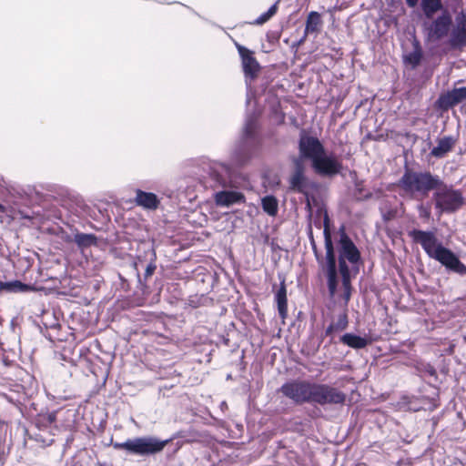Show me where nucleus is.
I'll use <instances>...</instances> for the list:
<instances>
[{
    "instance_id": "obj_1",
    "label": "nucleus",
    "mask_w": 466,
    "mask_h": 466,
    "mask_svg": "<svg viewBox=\"0 0 466 466\" xmlns=\"http://www.w3.org/2000/svg\"><path fill=\"white\" fill-rule=\"evenodd\" d=\"M299 147L301 156L311 160L316 172L326 176H332L339 172L340 164L323 151L318 139L303 137Z\"/></svg>"
},
{
    "instance_id": "obj_19",
    "label": "nucleus",
    "mask_w": 466,
    "mask_h": 466,
    "mask_svg": "<svg viewBox=\"0 0 466 466\" xmlns=\"http://www.w3.org/2000/svg\"><path fill=\"white\" fill-rule=\"evenodd\" d=\"M422 7L425 14L430 16L441 7L440 0H422Z\"/></svg>"
},
{
    "instance_id": "obj_17",
    "label": "nucleus",
    "mask_w": 466,
    "mask_h": 466,
    "mask_svg": "<svg viewBox=\"0 0 466 466\" xmlns=\"http://www.w3.org/2000/svg\"><path fill=\"white\" fill-rule=\"evenodd\" d=\"M452 145H453V142L451 138L441 139L439 142L438 147L433 148L432 154L437 157H440V156L443 155L444 153H446L447 151H449L451 148Z\"/></svg>"
},
{
    "instance_id": "obj_20",
    "label": "nucleus",
    "mask_w": 466,
    "mask_h": 466,
    "mask_svg": "<svg viewBox=\"0 0 466 466\" xmlns=\"http://www.w3.org/2000/svg\"><path fill=\"white\" fill-rule=\"evenodd\" d=\"M278 306L280 315L284 318L287 312L286 290L282 288L277 295Z\"/></svg>"
},
{
    "instance_id": "obj_11",
    "label": "nucleus",
    "mask_w": 466,
    "mask_h": 466,
    "mask_svg": "<svg viewBox=\"0 0 466 466\" xmlns=\"http://www.w3.org/2000/svg\"><path fill=\"white\" fill-rule=\"evenodd\" d=\"M404 182L412 188L415 187L418 189H427L432 187L433 181L428 175H412L408 174L405 177Z\"/></svg>"
},
{
    "instance_id": "obj_16",
    "label": "nucleus",
    "mask_w": 466,
    "mask_h": 466,
    "mask_svg": "<svg viewBox=\"0 0 466 466\" xmlns=\"http://www.w3.org/2000/svg\"><path fill=\"white\" fill-rule=\"evenodd\" d=\"M452 45L459 46L466 43V19L462 21L452 35Z\"/></svg>"
},
{
    "instance_id": "obj_6",
    "label": "nucleus",
    "mask_w": 466,
    "mask_h": 466,
    "mask_svg": "<svg viewBox=\"0 0 466 466\" xmlns=\"http://www.w3.org/2000/svg\"><path fill=\"white\" fill-rule=\"evenodd\" d=\"M309 393V400L320 403L329 401L339 402L343 400L340 394L324 386L310 385Z\"/></svg>"
},
{
    "instance_id": "obj_10",
    "label": "nucleus",
    "mask_w": 466,
    "mask_h": 466,
    "mask_svg": "<svg viewBox=\"0 0 466 466\" xmlns=\"http://www.w3.org/2000/svg\"><path fill=\"white\" fill-rule=\"evenodd\" d=\"M238 52L242 57V63L244 71L247 75L250 76H254L259 69L258 62L254 59V57L250 55L248 50L242 46H238Z\"/></svg>"
},
{
    "instance_id": "obj_3",
    "label": "nucleus",
    "mask_w": 466,
    "mask_h": 466,
    "mask_svg": "<svg viewBox=\"0 0 466 466\" xmlns=\"http://www.w3.org/2000/svg\"><path fill=\"white\" fill-rule=\"evenodd\" d=\"M167 441H161L154 438H137L128 440L123 443H115V449H123L134 454L144 455L161 451Z\"/></svg>"
},
{
    "instance_id": "obj_8",
    "label": "nucleus",
    "mask_w": 466,
    "mask_h": 466,
    "mask_svg": "<svg viewBox=\"0 0 466 466\" xmlns=\"http://www.w3.org/2000/svg\"><path fill=\"white\" fill-rule=\"evenodd\" d=\"M461 203V195L454 191H446L439 195L437 199L438 206L446 210H453L459 208Z\"/></svg>"
},
{
    "instance_id": "obj_27",
    "label": "nucleus",
    "mask_w": 466,
    "mask_h": 466,
    "mask_svg": "<svg viewBox=\"0 0 466 466\" xmlns=\"http://www.w3.org/2000/svg\"><path fill=\"white\" fill-rule=\"evenodd\" d=\"M406 1L410 6H415L418 3V0H406Z\"/></svg>"
},
{
    "instance_id": "obj_24",
    "label": "nucleus",
    "mask_w": 466,
    "mask_h": 466,
    "mask_svg": "<svg viewBox=\"0 0 466 466\" xmlns=\"http://www.w3.org/2000/svg\"><path fill=\"white\" fill-rule=\"evenodd\" d=\"M303 176L300 171H296L290 177V186L294 189H300L303 185Z\"/></svg>"
},
{
    "instance_id": "obj_7",
    "label": "nucleus",
    "mask_w": 466,
    "mask_h": 466,
    "mask_svg": "<svg viewBox=\"0 0 466 466\" xmlns=\"http://www.w3.org/2000/svg\"><path fill=\"white\" fill-rule=\"evenodd\" d=\"M309 390L310 385L304 383H292L283 387V392L297 401L308 400Z\"/></svg>"
},
{
    "instance_id": "obj_26",
    "label": "nucleus",
    "mask_w": 466,
    "mask_h": 466,
    "mask_svg": "<svg viewBox=\"0 0 466 466\" xmlns=\"http://www.w3.org/2000/svg\"><path fill=\"white\" fill-rule=\"evenodd\" d=\"M94 237L90 235H81L77 237V242L80 245H89L94 242Z\"/></svg>"
},
{
    "instance_id": "obj_12",
    "label": "nucleus",
    "mask_w": 466,
    "mask_h": 466,
    "mask_svg": "<svg viewBox=\"0 0 466 466\" xmlns=\"http://www.w3.org/2000/svg\"><path fill=\"white\" fill-rule=\"evenodd\" d=\"M466 97V87L456 88L441 96L439 102L443 107H449L456 103H459Z\"/></svg>"
},
{
    "instance_id": "obj_14",
    "label": "nucleus",
    "mask_w": 466,
    "mask_h": 466,
    "mask_svg": "<svg viewBox=\"0 0 466 466\" xmlns=\"http://www.w3.org/2000/svg\"><path fill=\"white\" fill-rule=\"evenodd\" d=\"M451 24V16L447 14H443L433 25L432 32L433 34L441 37L444 35L449 29Z\"/></svg>"
},
{
    "instance_id": "obj_13",
    "label": "nucleus",
    "mask_w": 466,
    "mask_h": 466,
    "mask_svg": "<svg viewBox=\"0 0 466 466\" xmlns=\"http://www.w3.org/2000/svg\"><path fill=\"white\" fill-rule=\"evenodd\" d=\"M243 196L238 192L222 191L216 195V202L221 206H230L241 201Z\"/></svg>"
},
{
    "instance_id": "obj_22",
    "label": "nucleus",
    "mask_w": 466,
    "mask_h": 466,
    "mask_svg": "<svg viewBox=\"0 0 466 466\" xmlns=\"http://www.w3.org/2000/svg\"><path fill=\"white\" fill-rule=\"evenodd\" d=\"M320 24V17L317 13L309 14L307 22V31H315Z\"/></svg>"
},
{
    "instance_id": "obj_4",
    "label": "nucleus",
    "mask_w": 466,
    "mask_h": 466,
    "mask_svg": "<svg viewBox=\"0 0 466 466\" xmlns=\"http://www.w3.org/2000/svg\"><path fill=\"white\" fill-rule=\"evenodd\" d=\"M327 246V259L329 264V289L333 298H339L347 302L350 299V295L346 298L344 289L341 285V268H339V273L338 274L335 270V258L331 247V243L329 238L326 241Z\"/></svg>"
},
{
    "instance_id": "obj_9",
    "label": "nucleus",
    "mask_w": 466,
    "mask_h": 466,
    "mask_svg": "<svg viewBox=\"0 0 466 466\" xmlns=\"http://www.w3.org/2000/svg\"><path fill=\"white\" fill-rule=\"evenodd\" d=\"M135 201L138 206L147 209H156L159 205V199L157 195L142 190H137Z\"/></svg>"
},
{
    "instance_id": "obj_23",
    "label": "nucleus",
    "mask_w": 466,
    "mask_h": 466,
    "mask_svg": "<svg viewBox=\"0 0 466 466\" xmlns=\"http://www.w3.org/2000/svg\"><path fill=\"white\" fill-rule=\"evenodd\" d=\"M420 59V52L417 46L414 47V50L409 54L404 56V60L406 63L410 64L411 66H416Z\"/></svg>"
},
{
    "instance_id": "obj_5",
    "label": "nucleus",
    "mask_w": 466,
    "mask_h": 466,
    "mask_svg": "<svg viewBox=\"0 0 466 466\" xmlns=\"http://www.w3.org/2000/svg\"><path fill=\"white\" fill-rule=\"evenodd\" d=\"M341 253L339 259V268H341V285L344 289L346 298L350 296V276L346 267V259L351 263H354L359 258V253L355 248L354 245L347 238H342L340 240Z\"/></svg>"
},
{
    "instance_id": "obj_18",
    "label": "nucleus",
    "mask_w": 466,
    "mask_h": 466,
    "mask_svg": "<svg viewBox=\"0 0 466 466\" xmlns=\"http://www.w3.org/2000/svg\"><path fill=\"white\" fill-rule=\"evenodd\" d=\"M263 209L269 215L273 216L277 213L278 203L272 197H266L262 199Z\"/></svg>"
},
{
    "instance_id": "obj_15",
    "label": "nucleus",
    "mask_w": 466,
    "mask_h": 466,
    "mask_svg": "<svg viewBox=\"0 0 466 466\" xmlns=\"http://www.w3.org/2000/svg\"><path fill=\"white\" fill-rule=\"evenodd\" d=\"M343 343L354 349L364 348L368 344V339L363 337L353 334H346L341 338Z\"/></svg>"
},
{
    "instance_id": "obj_21",
    "label": "nucleus",
    "mask_w": 466,
    "mask_h": 466,
    "mask_svg": "<svg viewBox=\"0 0 466 466\" xmlns=\"http://www.w3.org/2000/svg\"><path fill=\"white\" fill-rule=\"evenodd\" d=\"M2 288L4 289L9 290V291H15V292H18V291L24 292V291H28L31 289V288L29 286H26L20 281H14V282L6 283Z\"/></svg>"
},
{
    "instance_id": "obj_25",
    "label": "nucleus",
    "mask_w": 466,
    "mask_h": 466,
    "mask_svg": "<svg viewBox=\"0 0 466 466\" xmlns=\"http://www.w3.org/2000/svg\"><path fill=\"white\" fill-rule=\"evenodd\" d=\"M277 12V5H273L266 13L261 15L258 20L255 22L257 25H262L266 23L271 16H273Z\"/></svg>"
},
{
    "instance_id": "obj_2",
    "label": "nucleus",
    "mask_w": 466,
    "mask_h": 466,
    "mask_svg": "<svg viewBox=\"0 0 466 466\" xmlns=\"http://www.w3.org/2000/svg\"><path fill=\"white\" fill-rule=\"evenodd\" d=\"M414 239L423 247L430 257L438 260L447 268L460 274L466 273V267L451 250L437 243L431 234L417 231L414 232Z\"/></svg>"
}]
</instances>
